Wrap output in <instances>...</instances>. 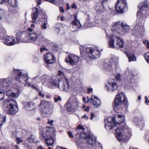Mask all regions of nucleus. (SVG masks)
Here are the masks:
<instances>
[{"label": "nucleus", "mask_w": 149, "mask_h": 149, "mask_svg": "<svg viewBox=\"0 0 149 149\" xmlns=\"http://www.w3.org/2000/svg\"><path fill=\"white\" fill-rule=\"evenodd\" d=\"M68 134L69 136V137L71 138H73V134H72V133L70 132L69 131L68 132Z\"/></svg>", "instance_id": "nucleus-51"}, {"label": "nucleus", "mask_w": 149, "mask_h": 149, "mask_svg": "<svg viewBox=\"0 0 149 149\" xmlns=\"http://www.w3.org/2000/svg\"><path fill=\"white\" fill-rule=\"evenodd\" d=\"M83 52V54H84L86 56H88L92 58H96L95 56L99 54V51L97 50V48H95L93 50L91 47L85 48Z\"/></svg>", "instance_id": "nucleus-13"}, {"label": "nucleus", "mask_w": 149, "mask_h": 149, "mask_svg": "<svg viewBox=\"0 0 149 149\" xmlns=\"http://www.w3.org/2000/svg\"><path fill=\"white\" fill-rule=\"evenodd\" d=\"M51 104L48 102L44 100L40 101L38 108L43 115L51 113L52 112L53 108L50 107Z\"/></svg>", "instance_id": "nucleus-12"}, {"label": "nucleus", "mask_w": 149, "mask_h": 149, "mask_svg": "<svg viewBox=\"0 0 149 149\" xmlns=\"http://www.w3.org/2000/svg\"><path fill=\"white\" fill-rule=\"evenodd\" d=\"M13 72L15 75L17 74L16 77V79L17 81L20 83H24L25 86L26 87H29L31 86L30 83L27 82L29 78L27 74L23 73L18 69H14Z\"/></svg>", "instance_id": "nucleus-5"}, {"label": "nucleus", "mask_w": 149, "mask_h": 149, "mask_svg": "<svg viewBox=\"0 0 149 149\" xmlns=\"http://www.w3.org/2000/svg\"><path fill=\"white\" fill-rule=\"evenodd\" d=\"M89 108H90V107H89L87 106L86 107V108L84 109V110L85 111L88 112L89 111Z\"/></svg>", "instance_id": "nucleus-60"}, {"label": "nucleus", "mask_w": 149, "mask_h": 149, "mask_svg": "<svg viewBox=\"0 0 149 149\" xmlns=\"http://www.w3.org/2000/svg\"><path fill=\"white\" fill-rule=\"evenodd\" d=\"M39 96H41L42 97H44V95L40 92L39 93Z\"/></svg>", "instance_id": "nucleus-59"}, {"label": "nucleus", "mask_w": 149, "mask_h": 149, "mask_svg": "<svg viewBox=\"0 0 149 149\" xmlns=\"http://www.w3.org/2000/svg\"><path fill=\"white\" fill-rule=\"evenodd\" d=\"M16 102L13 100L7 101L4 105V109L10 114H14L18 111L17 107L16 106Z\"/></svg>", "instance_id": "nucleus-11"}, {"label": "nucleus", "mask_w": 149, "mask_h": 149, "mask_svg": "<svg viewBox=\"0 0 149 149\" xmlns=\"http://www.w3.org/2000/svg\"><path fill=\"white\" fill-rule=\"evenodd\" d=\"M91 102L95 107H98L101 104L100 99L94 95L92 96Z\"/></svg>", "instance_id": "nucleus-21"}, {"label": "nucleus", "mask_w": 149, "mask_h": 149, "mask_svg": "<svg viewBox=\"0 0 149 149\" xmlns=\"http://www.w3.org/2000/svg\"><path fill=\"white\" fill-rule=\"evenodd\" d=\"M61 97L60 96H58L57 97H54V101L55 102H57L58 101L61 100Z\"/></svg>", "instance_id": "nucleus-44"}, {"label": "nucleus", "mask_w": 149, "mask_h": 149, "mask_svg": "<svg viewBox=\"0 0 149 149\" xmlns=\"http://www.w3.org/2000/svg\"><path fill=\"white\" fill-rule=\"evenodd\" d=\"M113 31L115 33L123 35L129 30V26L126 24L120 22L115 23L113 26Z\"/></svg>", "instance_id": "nucleus-4"}, {"label": "nucleus", "mask_w": 149, "mask_h": 149, "mask_svg": "<svg viewBox=\"0 0 149 149\" xmlns=\"http://www.w3.org/2000/svg\"><path fill=\"white\" fill-rule=\"evenodd\" d=\"M27 30L30 32H32L33 31V29L31 28H28L27 29Z\"/></svg>", "instance_id": "nucleus-63"}, {"label": "nucleus", "mask_w": 149, "mask_h": 149, "mask_svg": "<svg viewBox=\"0 0 149 149\" xmlns=\"http://www.w3.org/2000/svg\"><path fill=\"white\" fill-rule=\"evenodd\" d=\"M144 56L146 61L149 63V52L146 53L144 55Z\"/></svg>", "instance_id": "nucleus-40"}, {"label": "nucleus", "mask_w": 149, "mask_h": 149, "mask_svg": "<svg viewBox=\"0 0 149 149\" xmlns=\"http://www.w3.org/2000/svg\"><path fill=\"white\" fill-rule=\"evenodd\" d=\"M58 75L59 76H61L63 77H64L65 76V75L63 72L61 70H59L58 71Z\"/></svg>", "instance_id": "nucleus-42"}, {"label": "nucleus", "mask_w": 149, "mask_h": 149, "mask_svg": "<svg viewBox=\"0 0 149 149\" xmlns=\"http://www.w3.org/2000/svg\"><path fill=\"white\" fill-rule=\"evenodd\" d=\"M73 27L74 28H79L81 26V24L77 20V17L76 15L74 16V19L71 22Z\"/></svg>", "instance_id": "nucleus-23"}, {"label": "nucleus", "mask_w": 149, "mask_h": 149, "mask_svg": "<svg viewBox=\"0 0 149 149\" xmlns=\"http://www.w3.org/2000/svg\"><path fill=\"white\" fill-rule=\"evenodd\" d=\"M134 121L137 125L143 127L144 126V121L140 118H135Z\"/></svg>", "instance_id": "nucleus-26"}, {"label": "nucleus", "mask_w": 149, "mask_h": 149, "mask_svg": "<svg viewBox=\"0 0 149 149\" xmlns=\"http://www.w3.org/2000/svg\"><path fill=\"white\" fill-rule=\"evenodd\" d=\"M71 7H72V8H74V9H77V6L74 4H73L72 5V6H71Z\"/></svg>", "instance_id": "nucleus-58"}, {"label": "nucleus", "mask_w": 149, "mask_h": 149, "mask_svg": "<svg viewBox=\"0 0 149 149\" xmlns=\"http://www.w3.org/2000/svg\"><path fill=\"white\" fill-rule=\"evenodd\" d=\"M118 66V58L116 56H114L109 61H106L103 65L104 68L108 71L116 69Z\"/></svg>", "instance_id": "nucleus-9"}, {"label": "nucleus", "mask_w": 149, "mask_h": 149, "mask_svg": "<svg viewBox=\"0 0 149 149\" xmlns=\"http://www.w3.org/2000/svg\"><path fill=\"white\" fill-rule=\"evenodd\" d=\"M143 43L146 45L147 47L149 49V42L147 40L143 41Z\"/></svg>", "instance_id": "nucleus-47"}, {"label": "nucleus", "mask_w": 149, "mask_h": 149, "mask_svg": "<svg viewBox=\"0 0 149 149\" xmlns=\"http://www.w3.org/2000/svg\"><path fill=\"white\" fill-rule=\"evenodd\" d=\"M1 87H0V101L2 100L4 97V93L3 91L1 90Z\"/></svg>", "instance_id": "nucleus-38"}, {"label": "nucleus", "mask_w": 149, "mask_h": 149, "mask_svg": "<svg viewBox=\"0 0 149 149\" xmlns=\"http://www.w3.org/2000/svg\"><path fill=\"white\" fill-rule=\"evenodd\" d=\"M31 17L32 18V22L33 23L35 22L38 17V11L37 9H35V10L32 12Z\"/></svg>", "instance_id": "nucleus-27"}, {"label": "nucleus", "mask_w": 149, "mask_h": 149, "mask_svg": "<svg viewBox=\"0 0 149 149\" xmlns=\"http://www.w3.org/2000/svg\"><path fill=\"white\" fill-rule=\"evenodd\" d=\"M82 119L86 118V119L87 120L89 118L87 116L86 114H84L83 116L82 117Z\"/></svg>", "instance_id": "nucleus-56"}, {"label": "nucleus", "mask_w": 149, "mask_h": 149, "mask_svg": "<svg viewBox=\"0 0 149 149\" xmlns=\"http://www.w3.org/2000/svg\"><path fill=\"white\" fill-rule=\"evenodd\" d=\"M65 82V81H63L59 80L58 84L56 87L59 89H62Z\"/></svg>", "instance_id": "nucleus-36"}, {"label": "nucleus", "mask_w": 149, "mask_h": 149, "mask_svg": "<svg viewBox=\"0 0 149 149\" xmlns=\"http://www.w3.org/2000/svg\"><path fill=\"white\" fill-rule=\"evenodd\" d=\"M39 43H43L45 44H47L49 42V40L43 36H41L39 39Z\"/></svg>", "instance_id": "nucleus-29"}, {"label": "nucleus", "mask_w": 149, "mask_h": 149, "mask_svg": "<svg viewBox=\"0 0 149 149\" xmlns=\"http://www.w3.org/2000/svg\"><path fill=\"white\" fill-rule=\"evenodd\" d=\"M54 132L53 128L47 127L45 133L42 134V136L45 141L46 144L47 146H52L54 141Z\"/></svg>", "instance_id": "nucleus-7"}, {"label": "nucleus", "mask_w": 149, "mask_h": 149, "mask_svg": "<svg viewBox=\"0 0 149 149\" xmlns=\"http://www.w3.org/2000/svg\"><path fill=\"white\" fill-rule=\"evenodd\" d=\"M24 105L23 108L25 110L34 111L37 108L34 103L32 102H24Z\"/></svg>", "instance_id": "nucleus-19"}, {"label": "nucleus", "mask_w": 149, "mask_h": 149, "mask_svg": "<svg viewBox=\"0 0 149 149\" xmlns=\"http://www.w3.org/2000/svg\"><path fill=\"white\" fill-rule=\"evenodd\" d=\"M125 75H130L132 74L131 70L129 68H127L125 70Z\"/></svg>", "instance_id": "nucleus-41"}, {"label": "nucleus", "mask_w": 149, "mask_h": 149, "mask_svg": "<svg viewBox=\"0 0 149 149\" xmlns=\"http://www.w3.org/2000/svg\"><path fill=\"white\" fill-rule=\"evenodd\" d=\"M127 100L124 93L121 92L118 93L115 96L113 105L114 109L116 111L120 105L126 104Z\"/></svg>", "instance_id": "nucleus-10"}, {"label": "nucleus", "mask_w": 149, "mask_h": 149, "mask_svg": "<svg viewBox=\"0 0 149 149\" xmlns=\"http://www.w3.org/2000/svg\"><path fill=\"white\" fill-rule=\"evenodd\" d=\"M75 131H77V133L76 134V135H78L79 134L80 130L79 129V130H78L77 128L75 130Z\"/></svg>", "instance_id": "nucleus-61"}, {"label": "nucleus", "mask_w": 149, "mask_h": 149, "mask_svg": "<svg viewBox=\"0 0 149 149\" xmlns=\"http://www.w3.org/2000/svg\"><path fill=\"white\" fill-rule=\"evenodd\" d=\"M69 112H73L77 110L79 107V103L75 96L72 95L68 101L66 105Z\"/></svg>", "instance_id": "nucleus-8"}, {"label": "nucleus", "mask_w": 149, "mask_h": 149, "mask_svg": "<svg viewBox=\"0 0 149 149\" xmlns=\"http://www.w3.org/2000/svg\"><path fill=\"white\" fill-rule=\"evenodd\" d=\"M60 12L62 13H64V12L65 11L64 9L62 7H61L60 8Z\"/></svg>", "instance_id": "nucleus-62"}, {"label": "nucleus", "mask_w": 149, "mask_h": 149, "mask_svg": "<svg viewBox=\"0 0 149 149\" xmlns=\"http://www.w3.org/2000/svg\"><path fill=\"white\" fill-rule=\"evenodd\" d=\"M5 31L4 29L0 27V39L5 38V36H6Z\"/></svg>", "instance_id": "nucleus-32"}, {"label": "nucleus", "mask_w": 149, "mask_h": 149, "mask_svg": "<svg viewBox=\"0 0 149 149\" xmlns=\"http://www.w3.org/2000/svg\"><path fill=\"white\" fill-rule=\"evenodd\" d=\"M57 149H66L65 148H63L62 147L58 146L57 148Z\"/></svg>", "instance_id": "nucleus-64"}, {"label": "nucleus", "mask_w": 149, "mask_h": 149, "mask_svg": "<svg viewBox=\"0 0 149 149\" xmlns=\"http://www.w3.org/2000/svg\"><path fill=\"white\" fill-rule=\"evenodd\" d=\"M47 49L44 46H42V47L40 49V51L41 52H42L43 51L46 50Z\"/></svg>", "instance_id": "nucleus-52"}, {"label": "nucleus", "mask_w": 149, "mask_h": 149, "mask_svg": "<svg viewBox=\"0 0 149 149\" xmlns=\"http://www.w3.org/2000/svg\"><path fill=\"white\" fill-rule=\"evenodd\" d=\"M125 120L124 116L118 115L115 116L114 118L107 117L105 120V126L107 130H111L116 125L120 124L123 123Z\"/></svg>", "instance_id": "nucleus-3"}, {"label": "nucleus", "mask_w": 149, "mask_h": 149, "mask_svg": "<svg viewBox=\"0 0 149 149\" xmlns=\"http://www.w3.org/2000/svg\"><path fill=\"white\" fill-rule=\"evenodd\" d=\"M41 26L44 29H45L47 28V23L45 22L42 23Z\"/></svg>", "instance_id": "nucleus-45"}, {"label": "nucleus", "mask_w": 149, "mask_h": 149, "mask_svg": "<svg viewBox=\"0 0 149 149\" xmlns=\"http://www.w3.org/2000/svg\"><path fill=\"white\" fill-rule=\"evenodd\" d=\"M28 139L29 142L31 143H32L34 141V138L32 137V136H31L30 137H29L28 138Z\"/></svg>", "instance_id": "nucleus-48"}, {"label": "nucleus", "mask_w": 149, "mask_h": 149, "mask_svg": "<svg viewBox=\"0 0 149 149\" xmlns=\"http://www.w3.org/2000/svg\"><path fill=\"white\" fill-rule=\"evenodd\" d=\"M54 122V121L53 120H50V119H48V121L47 123L48 124H49L51 125H53V123Z\"/></svg>", "instance_id": "nucleus-49"}, {"label": "nucleus", "mask_w": 149, "mask_h": 149, "mask_svg": "<svg viewBox=\"0 0 149 149\" xmlns=\"http://www.w3.org/2000/svg\"><path fill=\"white\" fill-rule=\"evenodd\" d=\"M88 93H90L93 91V89L92 88H88L87 89Z\"/></svg>", "instance_id": "nucleus-54"}, {"label": "nucleus", "mask_w": 149, "mask_h": 149, "mask_svg": "<svg viewBox=\"0 0 149 149\" xmlns=\"http://www.w3.org/2000/svg\"><path fill=\"white\" fill-rule=\"evenodd\" d=\"M115 78L116 79L118 80H120L121 79V75L119 74H118L115 76Z\"/></svg>", "instance_id": "nucleus-46"}, {"label": "nucleus", "mask_w": 149, "mask_h": 149, "mask_svg": "<svg viewBox=\"0 0 149 149\" xmlns=\"http://www.w3.org/2000/svg\"><path fill=\"white\" fill-rule=\"evenodd\" d=\"M91 148V149H102L101 144L97 142Z\"/></svg>", "instance_id": "nucleus-34"}, {"label": "nucleus", "mask_w": 149, "mask_h": 149, "mask_svg": "<svg viewBox=\"0 0 149 149\" xmlns=\"http://www.w3.org/2000/svg\"><path fill=\"white\" fill-rule=\"evenodd\" d=\"M139 7L140 9L139 11V13L142 12L143 10H149V2L147 0L145 1L143 3L139 4Z\"/></svg>", "instance_id": "nucleus-20"}, {"label": "nucleus", "mask_w": 149, "mask_h": 149, "mask_svg": "<svg viewBox=\"0 0 149 149\" xmlns=\"http://www.w3.org/2000/svg\"><path fill=\"white\" fill-rule=\"evenodd\" d=\"M60 26V27H62V25L61 24H57V25H56V29H57L58 30H59V27Z\"/></svg>", "instance_id": "nucleus-53"}, {"label": "nucleus", "mask_w": 149, "mask_h": 149, "mask_svg": "<svg viewBox=\"0 0 149 149\" xmlns=\"http://www.w3.org/2000/svg\"><path fill=\"white\" fill-rule=\"evenodd\" d=\"M10 81L8 79H1L0 80V87H1L2 90L6 91L7 95L10 97H17L19 95V91L18 90L17 92L14 93L11 90L12 87L10 84Z\"/></svg>", "instance_id": "nucleus-2"}, {"label": "nucleus", "mask_w": 149, "mask_h": 149, "mask_svg": "<svg viewBox=\"0 0 149 149\" xmlns=\"http://www.w3.org/2000/svg\"><path fill=\"white\" fill-rule=\"evenodd\" d=\"M77 129L78 130L79 129H81L83 130H85V128L80 125H79L77 127Z\"/></svg>", "instance_id": "nucleus-50"}, {"label": "nucleus", "mask_w": 149, "mask_h": 149, "mask_svg": "<svg viewBox=\"0 0 149 149\" xmlns=\"http://www.w3.org/2000/svg\"><path fill=\"white\" fill-rule=\"evenodd\" d=\"M45 77V75H44L42 77L39 76H36L34 77L32 80V83L34 84H37L41 81L43 82V79Z\"/></svg>", "instance_id": "nucleus-24"}, {"label": "nucleus", "mask_w": 149, "mask_h": 149, "mask_svg": "<svg viewBox=\"0 0 149 149\" xmlns=\"http://www.w3.org/2000/svg\"><path fill=\"white\" fill-rule=\"evenodd\" d=\"M109 45L110 47L118 49L123 47V41L119 37L115 35L111 36L109 41Z\"/></svg>", "instance_id": "nucleus-6"}, {"label": "nucleus", "mask_w": 149, "mask_h": 149, "mask_svg": "<svg viewBox=\"0 0 149 149\" xmlns=\"http://www.w3.org/2000/svg\"><path fill=\"white\" fill-rule=\"evenodd\" d=\"M16 140L17 141V144H19L20 143L22 142V140L19 137H17L16 138Z\"/></svg>", "instance_id": "nucleus-43"}, {"label": "nucleus", "mask_w": 149, "mask_h": 149, "mask_svg": "<svg viewBox=\"0 0 149 149\" xmlns=\"http://www.w3.org/2000/svg\"><path fill=\"white\" fill-rule=\"evenodd\" d=\"M116 138L119 141L128 140L132 135L131 131L126 126L119 125L115 132Z\"/></svg>", "instance_id": "nucleus-1"}, {"label": "nucleus", "mask_w": 149, "mask_h": 149, "mask_svg": "<svg viewBox=\"0 0 149 149\" xmlns=\"http://www.w3.org/2000/svg\"><path fill=\"white\" fill-rule=\"evenodd\" d=\"M44 59L47 64H52L55 61L54 56L51 53H47L44 55Z\"/></svg>", "instance_id": "nucleus-18"}, {"label": "nucleus", "mask_w": 149, "mask_h": 149, "mask_svg": "<svg viewBox=\"0 0 149 149\" xmlns=\"http://www.w3.org/2000/svg\"><path fill=\"white\" fill-rule=\"evenodd\" d=\"M70 88L68 82L66 81H65L62 89L65 91L67 92L69 91Z\"/></svg>", "instance_id": "nucleus-33"}, {"label": "nucleus", "mask_w": 149, "mask_h": 149, "mask_svg": "<svg viewBox=\"0 0 149 149\" xmlns=\"http://www.w3.org/2000/svg\"><path fill=\"white\" fill-rule=\"evenodd\" d=\"M6 1L8 2L12 7H15L17 6V3L16 0H6Z\"/></svg>", "instance_id": "nucleus-30"}, {"label": "nucleus", "mask_w": 149, "mask_h": 149, "mask_svg": "<svg viewBox=\"0 0 149 149\" xmlns=\"http://www.w3.org/2000/svg\"><path fill=\"white\" fill-rule=\"evenodd\" d=\"M95 8L97 12L104 11L105 10V8L102 5L99 4L96 5Z\"/></svg>", "instance_id": "nucleus-31"}, {"label": "nucleus", "mask_w": 149, "mask_h": 149, "mask_svg": "<svg viewBox=\"0 0 149 149\" xmlns=\"http://www.w3.org/2000/svg\"><path fill=\"white\" fill-rule=\"evenodd\" d=\"M142 26V23L139 22L137 23L136 26H135V29L136 30H139L140 29Z\"/></svg>", "instance_id": "nucleus-39"}, {"label": "nucleus", "mask_w": 149, "mask_h": 149, "mask_svg": "<svg viewBox=\"0 0 149 149\" xmlns=\"http://www.w3.org/2000/svg\"><path fill=\"white\" fill-rule=\"evenodd\" d=\"M80 138L82 139H86V138L88 137V134L85 132H83L80 134Z\"/></svg>", "instance_id": "nucleus-37"}, {"label": "nucleus", "mask_w": 149, "mask_h": 149, "mask_svg": "<svg viewBox=\"0 0 149 149\" xmlns=\"http://www.w3.org/2000/svg\"><path fill=\"white\" fill-rule=\"evenodd\" d=\"M126 2L123 0H118L116 4V10L120 13H122L127 10Z\"/></svg>", "instance_id": "nucleus-15"}, {"label": "nucleus", "mask_w": 149, "mask_h": 149, "mask_svg": "<svg viewBox=\"0 0 149 149\" xmlns=\"http://www.w3.org/2000/svg\"><path fill=\"white\" fill-rule=\"evenodd\" d=\"M3 42L5 45H12L20 42V39L17 38H13L11 36L6 37L3 39Z\"/></svg>", "instance_id": "nucleus-16"}, {"label": "nucleus", "mask_w": 149, "mask_h": 149, "mask_svg": "<svg viewBox=\"0 0 149 149\" xmlns=\"http://www.w3.org/2000/svg\"><path fill=\"white\" fill-rule=\"evenodd\" d=\"M42 0H38L37 1V4L38 5H40L42 2Z\"/></svg>", "instance_id": "nucleus-55"}, {"label": "nucleus", "mask_w": 149, "mask_h": 149, "mask_svg": "<svg viewBox=\"0 0 149 149\" xmlns=\"http://www.w3.org/2000/svg\"><path fill=\"white\" fill-rule=\"evenodd\" d=\"M117 86L115 80L113 79H109L105 86V89L110 91L113 92L116 90Z\"/></svg>", "instance_id": "nucleus-17"}, {"label": "nucleus", "mask_w": 149, "mask_h": 149, "mask_svg": "<svg viewBox=\"0 0 149 149\" xmlns=\"http://www.w3.org/2000/svg\"><path fill=\"white\" fill-rule=\"evenodd\" d=\"M86 140L87 143L91 146V148L97 142L95 137H88Z\"/></svg>", "instance_id": "nucleus-25"}, {"label": "nucleus", "mask_w": 149, "mask_h": 149, "mask_svg": "<svg viewBox=\"0 0 149 149\" xmlns=\"http://www.w3.org/2000/svg\"><path fill=\"white\" fill-rule=\"evenodd\" d=\"M29 38L31 41L34 42L35 44L37 45L40 44L39 42L37 41V35L35 33H30Z\"/></svg>", "instance_id": "nucleus-22"}, {"label": "nucleus", "mask_w": 149, "mask_h": 149, "mask_svg": "<svg viewBox=\"0 0 149 149\" xmlns=\"http://www.w3.org/2000/svg\"><path fill=\"white\" fill-rule=\"evenodd\" d=\"M94 114L93 113H91L90 119L91 120H92L93 119V118L94 117Z\"/></svg>", "instance_id": "nucleus-57"}, {"label": "nucleus", "mask_w": 149, "mask_h": 149, "mask_svg": "<svg viewBox=\"0 0 149 149\" xmlns=\"http://www.w3.org/2000/svg\"><path fill=\"white\" fill-rule=\"evenodd\" d=\"M80 60L79 57L74 54H69L66 57L65 61L73 66L77 65Z\"/></svg>", "instance_id": "nucleus-14"}, {"label": "nucleus", "mask_w": 149, "mask_h": 149, "mask_svg": "<svg viewBox=\"0 0 149 149\" xmlns=\"http://www.w3.org/2000/svg\"><path fill=\"white\" fill-rule=\"evenodd\" d=\"M127 55L130 62L136 61V57L134 54L130 52H127Z\"/></svg>", "instance_id": "nucleus-28"}, {"label": "nucleus", "mask_w": 149, "mask_h": 149, "mask_svg": "<svg viewBox=\"0 0 149 149\" xmlns=\"http://www.w3.org/2000/svg\"><path fill=\"white\" fill-rule=\"evenodd\" d=\"M56 79L57 78L56 77H53L52 78L51 82V85L56 86L58 83V81L56 80Z\"/></svg>", "instance_id": "nucleus-35"}]
</instances>
